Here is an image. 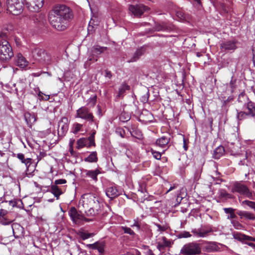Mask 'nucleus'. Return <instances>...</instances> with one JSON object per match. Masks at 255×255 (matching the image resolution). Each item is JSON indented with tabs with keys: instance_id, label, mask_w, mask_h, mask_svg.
Here are the masks:
<instances>
[{
	"instance_id": "obj_1",
	"label": "nucleus",
	"mask_w": 255,
	"mask_h": 255,
	"mask_svg": "<svg viewBox=\"0 0 255 255\" xmlns=\"http://www.w3.org/2000/svg\"><path fill=\"white\" fill-rule=\"evenodd\" d=\"M74 16L72 10L64 4L55 5L50 12L49 21L51 26L58 31L65 30Z\"/></svg>"
},
{
	"instance_id": "obj_2",
	"label": "nucleus",
	"mask_w": 255,
	"mask_h": 255,
	"mask_svg": "<svg viewBox=\"0 0 255 255\" xmlns=\"http://www.w3.org/2000/svg\"><path fill=\"white\" fill-rule=\"evenodd\" d=\"M232 192L238 193V198L240 197L241 199L243 198H249L250 200H255V196L254 192L251 191L249 187L242 181L234 183L232 187Z\"/></svg>"
},
{
	"instance_id": "obj_3",
	"label": "nucleus",
	"mask_w": 255,
	"mask_h": 255,
	"mask_svg": "<svg viewBox=\"0 0 255 255\" xmlns=\"http://www.w3.org/2000/svg\"><path fill=\"white\" fill-rule=\"evenodd\" d=\"M13 56V52L5 36L0 32V60L6 62Z\"/></svg>"
},
{
	"instance_id": "obj_4",
	"label": "nucleus",
	"mask_w": 255,
	"mask_h": 255,
	"mask_svg": "<svg viewBox=\"0 0 255 255\" xmlns=\"http://www.w3.org/2000/svg\"><path fill=\"white\" fill-rule=\"evenodd\" d=\"M76 118L81 119L90 123H94L98 128V123L95 119L93 113L89 108L86 106H83L76 111Z\"/></svg>"
},
{
	"instance_id": "obj_5",
	"label": "nucleus",
	"mask_w": 255,
	"mask_h": 255,
	"mask_svg": "<svg viewBox=\"0 0 255 255\" xmlns=\"http://www.w3.org/2000/svg\"><path fill=\"white\" fill-rule=\"evenodd\" d=\"M32 55L35 60L46 64H50L52 60V56L49 53L39 48L33 49Z\"/></svg>"
},
{
	"instance_id": "obj_6",
	"label": "nucleus",
	"mask_w": 255,
	"mask_h": 255,
	"mask_svg": "<svg viewBox=\"0 0 255 255\" xmlns=\"http://www.w3.org/2000/svg\"><path fill=\"white\" fill-rule=\"evenodd\" d=\"M25 6L24 0H7V9L13 15H18L23 11Z\"/></svg>"
},
{
	"instance_id": "obj_7",
	"label": "nucleus",
	"mask_w": 255,
	"mask_h": 255,
	"mask_svg": "<svg viewBox=\"0 0 255 255\" xmlns=\"http://www.w3.org/2000/svg\"><path fill=\"white\" fill-rule=\"evenodd\" d=\"M201 250L199 244L190 243L185 245L180 251V253L184 255H197L201 253Z\"/></svg>"
},
{
	"instance_id": "obj_8",
	"label": "nucleus",
	"mask_w": 255,
	"mask_h": 255,
	"mask_svg": "<svg viewBox=\"0 0 255 255\" xmlns=\"http://www.w3.org/2000/svg\"><path fill=\"white\" fill-rule=\"evenodd\" d=\"M25 7L29 11L38 12L43 6L44 0H24Z\"/></svg>"
},
{
	"instance_id": "obj_9",
	"label": "nucleus",
	"mask_w": 255,
	"mask_h": 255,
	"mask_svg": "<svg viewBox=\"0 0 255 255\" xmlns=\"http://www.w3.org/2000/svg\"><path fill=\"white\" fill-rule=\"evenodd\" d=\"M215 231V228H212L210 226H205L197 229H194L192 231L194 236L200 237L204 238L208 236L210 233Z\"/></svg>"
},
{
	"instance_id": "obj_10",
	"label": "nucleus",
	"mask_w": 255,
	"mask_h": 255,
	"mask_svg": "<svg viewBox=\"0 0 255 255\" xmlns=\"http://www.w3.org/2000/svg\"><path fill=\"white\" fill-rule=\"evenodd\" d=\"M129 11L136 17H140L145 12L149 9V8L142 4L130 5L128 7Z\"/></svg>"
},
{
	"instance_id": "obj_11",
	"label": "nucleus",
	"mask_w": 255,
	"mask_h": 255,
	"mask_svg": "<svg viewBox=\"0 0 255 255\" xmlns=\"http://www.w3.org/2000/svg\"><path fill=\"white\" fill-rule=\"evenodd\" d=\"M68 214L73 222L75 224H79L84 220L88 221L82 215L79 214L74 207L70 208Z\"/></svg>"
},
{
	"instance_id": "obj_12",
	"label": "nucleus",
	"mask_w": 255,
	"mask_h": 255,
	"mask_svg": "<svg viewBox=\"0 0 255 255\" xmlns=\"http://www.w3.org/2000/svg\"><path fill=\"white\" fill-rule=\"evenodd\" d=\"M68 119L63 117L58 122V134L59 136H63L68 130Z\"/></svg>"
},
{
	"instance_id": "obj_13",
	"label": "nucleus",
	"mask_w": 255,
	"mask_h": 255,
	"mask_svg": "<svg viewBox=\"0 0 255 255\" xmlns=\"http://www.w3.org/2000/svg\"><path fill=\"white\" fill-rule=\"evenodd\" d=\"M220 48L222 51H234L237 48V41L235 40L223 41L220 44Z\"/></svg>"
},
{
	"instance_id": "obj_14",
	"label": "nucleus",
	"mask_w": 255,
	"mask_h": 255,
	"mask_svg": "<svg viewBox=\"0 0 255 255\" xmlns=\"http://www.w3.org/2000/svg\"><path fill=\"white\" fill-rule=\"evenodd\" d=\"M83 173L84 174V176L86 178H89L91 180H93L95 182L98 181V175L101 173L99 169L95 170H87L84 169Z\"/></svg>"
},
{
	"instance_id": "obj_15",
	"label": "nucleus",
	"mask_w": 255,
	"mask_h": 255,
	"mask_svg": "<svg viewBox=\"0 0 255 255\" xmlns=\"http://www.w3.org/2000/svg\"><path fill=\"white\" fill-rule=\"evenodd\" d=\"M106 194L109 198L113 199L119 196L121 193L116 186H111L106 189Z\"/></svg>"
},
{
	"instance_id": "obj_16",
	"label": "nucleus",
	"mask_w": 255,
	"mask_h": 255,
	"mask_svg": "<svg viewBox=\"0 0 255 255\" xmlns=\"http://www.w3.org/2000/svg\"><path fill=\"white\" fill-rule=\"evenodd\" d=\"M157 248L160 251L164 250L166 247H170L171 245V242L168 240L165 237L159 238L157 242Z\"/></svg>"
},
{
	"instance_id": "obj_17",
	"label": "nucleus",
	"mask_w": 255,
	"mask_h": 255,
	"mask_svg": "<svg viewBox=\"0 0 255 255\" xmlns=\"http://www.w3.org/2000/svg\"><path fill=\"white\" fill-rule=\"evenodd\" d=\"M88 198L90 202V207L94 208L97 211H100L101 209V204L98 197L95 196H90Z\"/></svg>"
},
{
	"instance_id": "obj_18",
	"label": "nucleus",
	"mask_w": 255,
	"mask_h": 255,
	"mask_svg": "<svg viewBox=\"0 0 255 255\" xmlns=\"http://www.w3.org/2000/svg\"><path fill=\"white\" fill-rule=\"evenodd\" d=\"M170 141V138L167 136H163L157 139L155 144L157 146L162 148H167L168 143Z\"/></svg>"
},
{
	"instance_id": "obj_19",
	"label": "nucleus",
	"mask_w": 255,
	"mask_h": 255,
	"mask_svg": "<svg viewBox=\"0 0 255 255\" xmlns=\"http://www.w3.org/2000/svg\"><path fill=\"white\" fill-rule=\"evenodd\" d=\"M90 196H95L91 194L83 195L81 198L80 199L79 202V206L81 205L83 208L87 209L90 208V202L89 200H88V198L91 197Z\"/></svg>"
},
{
	"instance_id": "obj_20",
	"label": "nucleus",
	"mask_w": 255,
	"mask_h": 255,
	"mask_svg": "<svg viewBox=\"0 0 255 255\" xmlns=\"http://www.w3.org/2000/svg\"><path fill=\"white\" fill-rule=\"evenodd\" d=\"M153 28L155 31H167L170 30L171 29V26L167 24L165 22H162L160 23L157 22L155 23Z\"/></svg>"
},
{
	"instance_id": "obj_21",
	"label": "nucleus",
	"mask_w": 255,
	"mask_h": 255,
	"mask_svg": "<svg viewBox=\"0 0 255 255\" xmlns=\"http://www.w3.org/2000/svg\"><path fill=\"white\" fill-rule=\"evenodd\" d=\"M237 213L241 218H244L250 220H255V215L249 211H239Z\"/></svg>"
},
{
	"instance_id": "obj_22",
	"label": "nucleus",
	"mask_w": 255,
	"mask_h": 255,
	"mask_svg": "<svg viewBox=\"0 0 255 255\" xmlns=\"http://www.w3.org/2000/svg\"><path fill=\"white\" fill-rule=\"evenodd\" d=\"M248 111L246 112L249 116L251 117H255V105L254 103L250 101L245 105Z\"/></svg>"
},
{
	"instance_id": "obj_23",
	"label": "nucleus",
	"mask_w": 255,
	"mask_h": 255,
	"mask_svg": "<svg viewBox=\"0 0 255 255\" xmlns=\"http://www.w3.org/2000/svg\"><path fill=\"white\" fill-rule=\"evenodd\" d=\"M11 228L12 230L13 235L15 238L19 237V234L22 233L23 231V228L17 223H13L11 225Z\"/></svg>"
},
{
	"instance_id": "obj_24",
	"label": "nucleus",
	"mask_w": 255,
	"mask_h": 255,
	"mask_svg": "<svg viewBox=\"0 0 255 255\" xmlns=\"http://www.w3.org/2000/svg\"><path fill=\"white\" fill-rule=\"evenodd\" d=\"M87 246L89 249L97 250L100 254H102L104 252V244L102 243L96 242L94 244H88Z\"/></svg>"
},
{
	"instance_id": "obj_25",
	"label": "nucleus",
	"mask_w": 255,
	"mask_h": 255,
	"mask_svg": "<svg viewBox=\"0 0 255 255\" xmlns=\"http://www.w3.org/2000/svg\"><path fill=\"white\" fill-rule=\"evenodd\" d=\"M16 62L17 65L22 68L25 67L28 64V62L20 53L17 55Z\"/></svg>"
},
{
	"instance_id": "obj_26",
	"label": "nucleus",
	"mask_w": 255,
	"mask_h": 255,
	"mask_svg": "<svg viewBox=\"0 0 255 255\" xmlns=\"http://www.w3.org/2000/svg\"><path fill=\"white\" fill-rule=\"evenodd\" d=\"M16 157L21 161L22 163L25 165L27 168V171H28L29 168L31 164L32 159L30 158H25L24 155L21 153H18Z\"/></svg>"
},
{
	"instance_id": "obj_27",
	"label": "nucleus",
	"mask_w": 255,
	"mask_h": 255,
	"mask_svg": "<svg viewBox=\"0 0 255 255\" xmlns=\"http://www.w3.org/2000/svg\"><path fill=\"white\" fill-rule=\"evenodd\" d=\"M25 121L28 127H31L32 124L36 121V116L34 113H26L24 116Z\"/></svg>"
},
{
	"instance_id": "obj_28",
	"label": "nucleus",
	"mask_w": 255,
	"mask_h": 255,
	"mask_svg": "<svg viewBox=\"0 0 255 255\" xmlns=\"http://www.w3.org/2000/svg\"><path fill=\"white\" fill-rule=\"evenodd\" d=\"M225 149L223 146H219L214 151L213 157L215 159H218L224 154Z\"/></svg>"
},
{
	"instance_id": "obj_29",
	"label": "nucleus",
	"mask_w": 255,
	"mask_h": 255,
	"mask_svg": "<svg viewBox=\"0 0 255 255\" xmlns=\"http://www.w3.org/2000/svg\"><path fill=\"white\" fill-rule=\"evenodd\" d=\"M129 89V86L126 84H122L119 88L118 94L116 96L117 98H123L125 93L127 90Z\"/></svg>"
},
{
	"instance_id": "obj_30",
	"label": "nucleus",
	"mask_w": 255,
	"mask_h": 255,
	"mask_svg": "<svg viewBox=\"0 0 255 255\" xmlns=\"http://www.w3.org/2000/svg\"><path fill=\"white\" fill-rule=\"evenodd\" d=\"M233 236L234 239L245 244L248 241L249 236L238 232L234 233Z\"/></svg>"
},
{
	"instance_id": "obj_31",
	"label": "nucleus",
	"mask_w": 255,
	"mask_h": 255,
	"mask_svg": "<svg viewBox=\"0 0 255 255\" xmlns=\"http://www.w3.org/2000/svg\"><path fill=\"white\" fill-rule=\"evenodd\" d=\"M50 192L52 193L58 200L60 195L63 194L61 189L56 185H52L51 186Z\"/></svg>"
},
{
	"instance_id": "obj_32",
	"label": "nucleus",
	"mask_w": 255,
	"mask_h": 255,
	"mask_svg": "<svg viewBox=\"0 0 255 255\" xmlns=\"http://www.w3.org/2000/svg\"><path fill=\"white\" fill-rule=\"evenodd\" d=\"M144 50L143 48H141L136 50L131 58L128 60V62H133L137 61L139 57L143 54Z\"/></svg>"
},
{
	"instance_id": "obj_33",
	"label": "nucleus",
	"mask_w": 255,
	"mask_h": 255,
	"mask_svg": "<svg viewBox=\"0 0 255 255\" xmlns=\"http://www.w3.org/2000/svg\"><path fill=\"white\" fill-rule=\"evenodd\" d=\"M85 162H96L98 161L97 153L96 151L92 152L89 155L84 159Z\"/></svg>"
},
{
	"instance_id": "obj_34",
	"label": "nucleus",
	"mask_w": 255,
	"mask_h": 255,
	"mask_svg": "<svg viewBox=\"0 0 255 255\" xmlns=\"http://www.w3.org/2000/svg\"><path fill=\"white\" fill-rule=\"evenodd\" d=\"M107 48L106 47H101L99 45H96L92 47L91 51L93 55H99L106 50Z\"/></svg>"
},
{
	"instance_id": "obj_35",
	"label": "nucleus",
	"mask_w": 255,
	"mask_h": 255,
	"mask_svg": "<svg viewBox=\"0 0 255 255\" xmlns=\"http://www.w3.org/2000/svg\"><path fill=\"white\" fill-rule=\"evenodd\" d=\"M78 235L83 240H85L88 239L91 237H92L94 236V234L93 233H89L86 231L83 230H80L78 233Z\"/></svg>"
},
{
	"instance_id": "obj_36",
	"label": "nucleus",
	"mask_w": 255,
	"mask_h": 255,
	"mask_svg": "<svg viewBox=\"0 0 255 255\" xmlns=\"http://www.w3.org/2000/svg\"><path fill=\"white\" fill-rule=\"evenodd\" d=\"M88 139L86 138H81L77 141V148L80 149L85 146L88 147Z\"/></svg>"
},
{
	"instance_id": "obj_37",
	"label": "nucleus",
	"mask_w": 255,
	"mask_h": 255,
	"mask_svg": "<svg viewBox=\"0 0 255 255\" xmlns=\"http://www.w3.org/2000/svg\"><path fill=\"white\" fill-rule=\"evenodd\" d=\"M219 247L215 243H211L208 244L206 247V250L207 252H214L219 250Z\"/></svg>"
},
{
	"instance_id": "obj_38",
	"label": "nucleus",
	"mask_w": 255,
	"mask_h": 255,
	"mask_svg": "<svg viewBox=\"0 0 255 255\" xmlns=\"http://www.w3.org/2000/svg\"><path fill=\"white\" fill-rule=\"evenodd\" d=\"M223 210L225 213L229 214L228 219H234L236 217L235 214V209L232 208H224Z\"/></svg>"
},
{
	"instance_id": "obj_39",
	"label": "nucleus",
	"mask_w": 255,
	"mask_h": 255,
	"mask_svg": "<svg viewBox=\"0 0 255 255\" xmlns=\"http://www.w3.org/2000/svg\"><path fill=\"white\" fill-rule=\"evenodd\" d=\"M239 201L242 206L247 205L254 210L255 205V202L247 200H243L240 197H239Z\"/></svg>"
},
{
	"instance_id": "obj_40",
	"label": "nucleus",
	"mask_w": 255,
	"mask_h": 255,
	"mask_svg": "<svg viewBox=\"0 0 255 255\" xmlns=\"http://www.w3.org/2000/svg\"><path fill=\"white\" fill-rule=\"evenodd\" d=\"M97 102V95L94 94L92 95L90 98L87 101V105L88 108L93 107L95 106Z\"/></svg>"
},
{
	"instance_id": "obj_41",
	"label": "nucleus",
	"mask_w": 255,
	"mask_h": 255,
	"mask_svg": "<svg viewBox=\"0 0 255 255\" xmlns=\"http://www.w3.org/2000/svg\"><path fill=\"white\" fill-rule=\"evenodd\" d=\"M138 191L142 193L147 192L146 183V181L144 179H142L139 182Z\"/></svg>"
},
{
	"instance_id": "obj_42",
	"label": "nucleus",
	"mask_w": 255,
	"mask_h": 255,
	"mask_svg": "<svg viewBox=\"0 0 255 255\" xmlns=\"http://www.w3.org/2000/svg\"><path fill=\"white\" fill-rule=\"evenodd\" d=\"M249 116L246 112L240 111L238 112L237 115V118L239 121H242Z\"/></svg>"
},
{
	"instance_id": "obj_43",
	"label": "nucleus",
	"mask_w": 255,
	"mask_h": 255,
	"mask_svg": "<svg viewBox=\"0 0 255 255\" xmlns=\"http://www.w3.org/2000/svg\"><path fill=\"white\" fill-rule=\"evenodd\" d=\"M83 127V125L79 123H75L73 125V132L75 134L78 133Z\"/></svg>"
},
{
	"instance_id": "obj_44",
	"label": "nucleus",
	"mask_w": 255,
	"mask_h": 255,
	"mask_svg": "<svg viewBox=\"0 0 255 255\" xmlns=\"http://www.w3.org/2000/svg\"><path fill=\"white\" fill-rule=\"evenodd\" d=\"M87 211H85L88 216H94L99 214V211H97L92 208H89Z\"/></svg>"
},
{
	"instance_id": "obj_45",
	"label": "nucleus",
	"mask_w": 255,
	"mask_h": 255,
	"mask_svg": "<svg viewBox=\"0 0 255 255\" xmlns=\"http://www.w3.org/2000/svg\"><path fill=\"white\" fill-rule=\"evenodd\" d=\"M121 228L125 233L129 234L130 235H134V232L130 228L127 227H122Z\"/></svg>"
},
{
	"instance_id": "obj_46",
	"label": "nucleus",
	"mask_w": 255,
	"mask_h": 255,
	"mask_svg": "<svg viewBox=\"0 0 255 255\" xmlns=\"http://www.w3.org/2000/svg\"><path fill=\"white\" fill-rule=\"evenodd\" d=\"M154 225L157 227V231L160 232L165 231L168 229L166 225L161 226L157 223H154Z\"/></svg>"
},
{
	"instance_id": "obj_47",
	"label": "nucleus",
	"mask_w": 255,
	"mask_h": 255,
	"mask_svg": "<svg viewBox=\"0 0 255 255\" xmlns=\"http://www.w3.org/2000/svg\"><path fill=\"white\" fill-rule=\"evenodd\" d=\"M151 152L153 155V156L156 159H160L161 158V154L160 152L158 151H156L154 150L153 149H151Z\"/></svg>"
},
{
	"instance_id": "obj_48",
	"label": "nucleus",
	"mask_w": 255,
	"mask_h": 255,
	"mask_svg": "<svg viewBox=\"0 0 255 255\" xmlns=\"http://www.w3.org/2000/svg\"><path fill=\"white\" fill-rule=\"evenodd\" d=\"M140 252L136 249H132L127 252L125 255H140Z\"/></svg>"
},
{
	"instance_id": "obj_49",
	"label": "nucleus",
	"mask_w": 255,
	"mask_h": 255,
	"mask_svg": "<svg viewBox=\"0 0 255 255\" xmlns=\"http://www.w3.org/2000/svg\"><path fill=\"white\" fill-rule=\"evenodd\" d=\"M88 139V147H90L91 146H95V143L94 141V137L91 136V135L90 136L87 138Z\"/></svg>"
},
{
	"instance_id": "obj_50",
	"label": "nucleus",
	"mask_w": 255,
	"mask_h": 255,
	"mask_svg": "<svg viewBox=\"0 0 255 255\" xmlns=\"http://www.w3.org/2000/svg\"><path fill=\"white\" fill-rule=\"evenodd\" d=\"M191 235L189 233V232L187 231H184L182 233H180L178 235V237L179 238H188L191 237Z\"/></svg>"
},
{
	"instance_id": "obj_51",
	"label": "nucleus",
	"mask_w": 255,
	"mask_h": 255,
	"mask_svg": "<svg viewBox=\"0 0 255 255\" xmlns=\"http://www.w3.org/2000/svg\"><path fill=\"white\" fill-rule=\"evenodd\" d=\"M116 133L122 137H124L125 131L122 128H117Z\"/></svg>"
},
{
	"instance_id": "obj_52",
	"label": "nucleus",
	"mask_w": 255,
	"mask_h": 255,
	"mask_svg": "<svg viewBox=\"0 0 255 255\" xmlns=\"http://www.w3.org/2000/svg\"><path fill=\"white\" fill-rule=\"evenodd\" d=\"M12 223V221L6 219L5 218H3L0 221V223L3 225H8Z\"/></svg>"
},
{
	"instance_id": "obj_53",
	"label": "nucleus",
	"mask_w": 255,
	"mask_h": 255,
	"mask_svg": "<svg viewBox=\"0 0 255 255\" xmlns=\"http://www.w3.org/2000/svg\"><path fill=\"white\" fill-rule=\"evenodd\" d=\"M233 226L236 229L238 230L242 229L243 228V225L238 222H234Z\"/></svg>"
},
{
	"instance_id": "obj_54",
	"label": "nucleus",
	"mask_w": 255,
	"mask_h": 255,
	"mask_svg": "<svg viewBox=\"0 0 255 255\" xmlns=\"http://www.w3.org/2000/svg\"><path fill=\"white\" fill-rule=\"evenodd\" d=\"M66 183V180L65 179H58L55 181V184L57 186L58 184H63Z\"/></svg>"
},
{
	"instance_id": "obj_55",
	"label": "nucleus",
	"mask_w": 255,
	"mask_h": 255,
	"mask_svg": "<svg viewBox=\"0 0 255 255\" xmlns=\"http://www.w3.org/2000/svg\"><path fill=\"white\" fill-rule=\"evenodd\" d=\"M131 227H136L138 230L140 229V226L137 220H134V223Z\"/></svg>"
},
{
	"instance_id": "obj_56",
	"label": "nucleus",
	"mask_w": 255,
	"mask_h": 255,
	"mask_svg": "<svg viewBox=\"0 0 255 255\" xmlns=\"http://www.w3.org/2000/svg\"><path fill=\"white\" fill-rule=\"evenodd\" d=\"M148 93L143 96L141 98V101L143 103H146L148 101Z\"/></svg>"
},
{
	"instance_id": "obj_57",
	"label": "nucleus",
	"mask_w": 255,
	"mask_h": 255,
	"mask_svg": "<svg viewBox=\"0 0 255 255\" xmlns=\"http://www.w3.org/2000/svg\"><path fill=\"white\" fill-rule=\"evenodd\" d=\"M105 77L107 78H108L109 79H111L112 77V74L111 72V71L108 70L105 71Z\"/></svg>"
},
{
	"instance_id": "obj_58",
	"label": "nucleus",
	"mask_w": 255,
	"mask_h": 255,
	"mask_svg": "<svg viewBox=\"0 0 255 255\" xmlns=\"http://www.w3.org/2000/svg\"><path fill=\"white\" fill-rule=\"evenodd\" d=\"M235 81H233V80H232L230 83V86L231 87V90L232 92L233 91L234 89L235 88Z\"/></svg>"
},
{
	"instance_id": "obj_59",
	"label": "nucleus",
	"mask_w": 255,
	"mask_h": 255,
	"mask_svg": "<svg viewBox=\"0 0 255 255\" xmlns=\"http://www.w3.org/2000/svg\"><path fill=\"white\" fill-rule=\"evenodd\" d=\"M36 89H37V91H38V93H37V95H38V96L39 97V99L40 98H41V97H43V95H44L43 93H42L38 87H36Z\"/></svg>"
},
{
	"instance_id": "obj_60",
	"label": "nucleus",
	"mask_w": 255,
	"mask_h": 255,
	"mask_svg": "<svg viewBox=\"0 0 255 255\" xmlns=\"http://www.w3.org/2000/svg\"><path fill=\"white\" fill-rule=\"evenodd\" d=\"M45 97L44 98L43 97H41V98H40V100H45V101H47L50 98V97L49 95H45Z\"/></svg>"
},
{
	"instance_id": "obj_61",
	"label": "nucleus",
	"mask_w": 255,
	"mask_h": 255,
	"mask_svg": "<svg viewBox=\"0 0 255 255\" xmlns=\"http://www.w3.org/2000/svg\"><path fill=\"white\" fill-rule=\"evenodd\" d=\"M245 244L248 245V246L251 247L254 250H255V244L253 243H248V242H246Z\"/></svg>"
},
{
	"instance_id": "obj_62",
	"label": "nucleus",
	"mask_w": 255,
	"mask_h": 255,
	"mask_svg": "<svg viewBox=\"0 0 255 255\" xmlns=\"http://www.w3.org/2000/svg\"><path fill=\"white\" fill-rule=\"evenodd\" d=\"M252 50H253V61L254 65L255 66V50H254V49H253Z\"/></svg>"
},
{
	"instance_id": "obj_63",
	"label": "nucleus",
	"mask_w": 255,
	"mask_h": 255,
	"mask_svg": "<svg viewBox=\"0 0 255 255\" xmlns=\"http://www.w3.org/2000/svg\"><path fill=\"white\" fill-rule=\"evenodd\" d=\"M5 212V211L3 209L0 210V217L4 216Z\"/></svg>"
},
{
	"instance_id": "obj_64",
	"label": "nucleus",
	"mask_w": 255,
	"mask_h": 255,
	"mask_svg": "<svg viewBox=\"0 0 255 255\" xmlns=\"http://www.w3.org/2000/svg\"><path fill=\"white\" fill-rule=\"evenodd\" d=\"M248 241L255 242V238H253L251 236H248Z\"/></svg>"
}]
</instances>
